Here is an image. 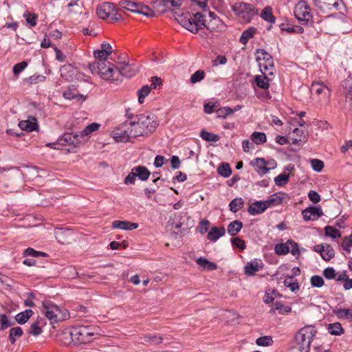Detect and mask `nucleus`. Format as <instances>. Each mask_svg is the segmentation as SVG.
Returning a JSON list of instances; mask_svg holds the SVG:
<instances>
[{
  "label": "nucleus",
  "mask_w": 352,
  "mask_h": 352,
  "mask_svg": "<svg viewBox=\"0 0 352 352\" xmlns=\"http://www.w3.org/2000/svg\"><path fill=\"white\" fill-rule=\"evenodd\" d=\"M28 66V63L26 61H22L16 63L13 67L12 71L15 75L20 74L23 72Z\"/></svg>",
  "instance_id": "nucleus-60"
},
{
  "label": "nucleus",
  "mask_w": 352,
  "mask_h": 352,
  "mask_svg": "<svg viewBox=\"0 0 352 352\" xmlns=\"http://www.w3.org/2000/svg\"><path fill=\"white\" fill-rule=\"evenodd\" d=\"M217 113L219 117L226 118L232 114L234 113V110L228 107H225L217 109Z\"/></svg>",
  "instance_id": "nucleus-59"
},
{
  "label": "nucleus",
  "mask_w": 352,
  "mask_h": 352,
  "mask_svg": "<svg viewBox=\"0 0 352 352\" xmlns=\"http://www.w3.org/2000/svg\"><path fill=\"white\" fill-rule=\"evenodd\" d=\"M117 78L120 80V76H122L126 78H131L138 72V67L135 65L124 63L117 66Z\"/></svg>",
  "instance_id": "nucleus-11"
},
{
  "label": "nucleus",
  "mask_w": 352,
  "mask_h": 352,
  "mask_svg": "<svg viewBox=\"0 0 352 352\" xmlns=\"http://www.w3.org/2000/svg\"><path fill=\"white\" fill-rule=\"evenodd\" d=\"M243 206L244 201L241 197L235 198L232 199L229 204L230 210L234 213L238 212Z\"/></svg>",
  "instance_id": "nucleus-33"
},
{
  "label": "nucleus",
  "mask_w": 352,
  "mask_h": 352,
  "mask_svg": "<svg viewBox=\"0 0 352 352\" xmlns=\"http://www.w3.org/2000/svg\"><path fill=\"white\" fill-rule=\"evenodd\" d=\"M33 314L34 312L32 309H26L24 311L17 314L14 318L17 323L23 324L28 321Z\"/></svg>",
  "instance_id": "nucleus-27"
},
{
  "label": "nucleus",
  "mask_w": 352,
  "mask_h": 352,
  "mask_svg": "<svg viewBox=\"0 0 352 352\" xmlns=\"http://www.w3.org/2000/svg\"><path fill=\"white\" fill-rule=\"evenodd\" d=\"M286 196V193L283 192H278L276 193L271 195L268 199L265 201L266 204L267 208H270L273 206H278L282 204L285 197Z\"/></svg>",
  "instance_id": "nucleus-22"
},
{
  "label": "nucleus",
  "mask_w": 352,
  "mask_h": 352,
  "mask_svg": "<svg viewBox=\"0 0 352 352\" xmlns=\"http://www.w3.org/2000/svg\"><path fill=\"white\" fill-rule=\"evenodd\" d=\"M138 124L140 125L141 128L144 130L145 136L153 133L157 126L158 122L157 118L154 114L145 113L136 116Z\"/></svg>",
  "instance_id": "nucleus-6"
},
{
  "label": "nucleus",
  "mask_w": 352,
  "mask_h": 352,
  "mask_svg": "<svg viewBox=\"0 0 352 352\" xmlns=\"http://www.w3.org/2000/svg\"><path fill=\"white\" fill-rule=\"evenodd\" d=\"M139 226L137 223H132L129 221L116 220L112 222V228L115 229H121L124 230H133Z\"/></svg>",
  "instance_id": "nucleus-20"
},
{
  "label": "nucleus",
  "mask_w": 352,
  "mask_h": 352,
  "mask_svg": "<svg viewBox=\"0 0 352 352\" xmlns=\"http://www.w3.org/2000/svg\"><path fill=\"white\" fill-rule=\"evenodd\" d=\"M204 77L205 72L203 70L199 69L192 74L190 80L191 83L195 84L203 80Z\"/></svg>",
  "instance_id": "nucleus-51"
},
{
  "label": "nucleus",
  "mask_w": 352,
  "mask_h": 352,
  "mask_svg": "<svg viewBox=\"0 0 352 352\" xmlns=\"http://www.w3.org/2000/svg\"><path fill=\"white\" fill-rule=\"evenodd\" d=\"M80 135L76 133L73 134L71 133H65L62 137L58 139L57 142L58 144L62 146L72 144L74 146H77V145L80 142Z\"/></svg>",
  "instance_id": "nucleus-14"
},
{
  "label": "nucleus",
  "mask_w": 352,
  "mask_h": 352,
  "mask_svg": "<svg viewBox=\"0 0 352 352\" xmlns=\"http://www.w3.org/2000/svg\"><path fill=\"white\" fill-rule=\"evenodd\" d=\"M163 338L160 336L153 335L151 333L146 334L143 338V342H147L151 344H159L162 342Z\"/></svg>",
  "instance_id": "nucleus-37"
},
{
  "label": "nucleus",
  "mask_w": 352,
  "mask_h": 352,
  "mask_svg": "<svg viewBox=\"0 0 352 352\" xmlns=\"http://www.w3.org/2000/svg\"><path fill=\"white\" fill-rule=\"evenodd\" d=\"M130 124H129V121H126L114 129L112 131L113 138L117 142H127L130 141V139L132 138L131 135H129L130 131Z\"/></svg>",
  "instance_id": "nucleus-10"
},
{
  "label": "nucleus",
  "mask_w": 352,
  "mask_h": 352,
  "mask_svg": "<svg viewBox=\"0 0 352 352\" xmlns=\"http://www.w3.org/2000/svg\"><path fill=\"white\" fill-rule=\"evenodd\" d=\"M23 256H32V257H38V256L47 257V256H48V254L43 252L36 251L32 248H28L24 250Z\"/></svg>",
  "instance_id": "nucleus-45"
},
{
  "label": "nucleus",
  "mask_w": 352,
  "mask_h": 352,
  "mask_svg": "<svg viewBox=\"0 0 352 352\" xmlns=\"http://www.w3.org/2000/svg\"><path fill=\"white\" fill-rule=\"evenodd\" d=\"M311 164L312 168L317 172L321 171L324 167L323 162L318 159L311 160Z\"/></svg>",
  "instance_id": "nucleus-61"
},
{
  "label": "nucleus",
  "mask_w": 352,
  "mask_h": 352,
  "mask_svg": "<svg viewBox=\"0 0 352 352\" xmlns=\"http://www.w3.org/2000/svg\"><path fill=\"white\" fill-rule=\"evenodd\" d=\"M256 61L258 63L261 70L267 72V75H272L274 70L272 56L263 49H258L256 52Z\"/></svg>",
  "instance_id": "nucleus-8"
},
{
  "label": "nucleus",
  "mask_w": 352,
  "mask_h": 352,
  "mask_svg": "<svg viewBox=\"0 0 352 352\" xmlns=\"http://www.w3.org/2000/svg\"><path fill=\"white\" fill-rule=\"evenodd\" d=\"M14 324V322L8 319L6 314H0V330H5Z\"/></svg>",
  "instance_id": "nucleus-48"
},
{
  "label": "nucleus",
  "mask_w": 352,
  "mask_h": 352,
  "mask_svg": "<svg viewBox=\"0 0 352 352\" xmlns=\"http://www.w3.org/2000/svg\"><path fill=\"white\" fill-rule=\"evenodd\" d=\"M243 223L241 221H233L228 226V232L230 236H234L241 231Z\"/></svg>",
  "instance_id": "nucleus-28"
},
{
  "label": "nucleus",
  "mask_w": 352,
  "mask_h": 352,
  "mask_svg": "<svg viewBox=\"0 0 352 352\" xmlns=\"http://www.w3.org/2000/svg\"><path fill=\"white\" fill-rule=\"evenodd\" d=\"M275 310L278 311L280 314H286L292 311V307L289 306H285L281 302L276 301L274 304V307L270 310V312L274 313Z\"/></svg>",
  "instance_id": "nucleus-35"
},
{
  "label": "nucleus",
  "mask_w": 352,
  "mask_h": 352,
  "mask_svg": "<svg viewBox=\"0 0 352 352\" xmlns=\"http://www.w3.org/2000/svg\"><path fill=\"white\" fill-rule=\"evenodd\" d=\"M100 126V124L96 123V122H94V123H91V124L87 125L85 128V129H83L81 131L80 137L82 138L84 136H87V135H89L91 133L98 130Z\"/></svg>",
  "instance_id": "nucleus-47"
},
{
  "label": "nucleus",
  "mask_w": 352,
  "mask_h": 352,
  "mask_svg": "<svg viewBox=\"0 0 352 352\" xmlns=\"http://www.w3.org/2000/svg\"><path fill=\"white\" fill-rule=\"evenodd\" d=\"M274 250L278 255H285L289 252V248L285 243H278L276 245Z\"/></svg>",
  "instance_id": "nucleus-53"
},
{
  "label": "nucleus",
  "mask_w": 352,
  "mask_h": 352,
  "mask_svg": "<svg viewBox=\"0 0 352 352\" xmlns=\"http://www.w3.org/2000/svg\"><path fill=\"white\" fill-rule=\"evenodd\" d=\"M231 243L233 246L238 248L241 251L245 249L246 245L245 241L239 237L231 239Z\"/></svg>",
  "instance_id": "nucleus-56"
},
{
  "label": "nucleus",
  "mask_w": 352,
  "mask_h": 352,
  "mask_svg": "<svg viewBox=\"0 0 352 352\" xmlns=\"http://www.w3.org/2000/svg\"><path fill=\"white\" fill-rule=\"evenodd\" d=\"M46 77L41 74H34L29 78H26L25 80L30 84H36L38 82H43Z\"/></svg>",
  "instance_id": "nucleus-55"
},
{
  "label": "nucleus",
  "mask_w": 352,
  "mask_h": 352,
  "mask_svg": "<svg viewBox=\"0 0 352 352\" xmlns=\"http://www.w3.org/2000/svg\"><path fill=\"white\" fill-rule=\"evenodd\" d=\"M341 246L344 250L347 252H351V248L352 247V234L345 236L341 243Z\"/></svg>",
  "instance_id": "nucleus-54"
},
{
  "label": "nucleus",
  "mask_w": 352,
  "mask_h": 352,
  "mask_svg": "<svg viewBox=\"0 0 352 352\" xmlns=\"http://www.w3.org/2000/svg\"><path fill=\"white\" fill-rule=\"evenodd\" d=\"M314 5L323 12L327 10H331L333 8L338 9L339 0H314Z\"/></svg>",
  "instance_id": "nucleus-15"
},
{
  "label": "nucleus",
  "mask_w": 352,
  "mask_h": 352,
  "mask_svg": "<svg viewBox=\"0 0 352 352\" xmlns=\"http://www.w3.org/2000/svg\"><path fill=\"white\" fill-rule=\"evenodd\" d=\"M294 15L302 25L312 23L313 16L310 12V7L305 1H299L294 8Z\"/></svg>",
  "instance_id": "nucleus-7"
},
{
  "label": "nucleus",
  "mask_w": 352,
  "mask_h": 352,
  "mask_svg": "<svg viewBox=\"0 0 352 352\" xmlns=\"http://www.w3.org/2000/svg\"><path fill=\"white\" fill-rule=\"evenodd\" d=\"M323 275L327 279H333L336 276V272L333 267H327L324 270Z\"/></svg>",
  "instance_id": "nucleus-63"
},
{
  "label": "nucleus",
  "mask_w": 352,
  "mask_h": 352,
  "mask_svg": "<svg viewBox=\"0 0 352 352\" xmlns=\"http://www.w3.org/2000/svg\"><path fill=\"white\" fill-rule=\"evenodd\" d=\"M324 232L326 236H330L333 239L341 237V232L338 229L331 226H327L324 228Z\"/></svg>",
  "instance_id": "nucleus-46"
},
{
  "label": "nucleus",
  "mask_w": 352,
  "mask_h": 352,
  "mask_svg": "<svg viewBox=\"0 0 352 352\" xmlns=\"http://www.w3.org/2000/svg\"><path fill=\"white\" fill-rule=\"evenodd\" d=\"M200 137L207 142H217L219 140V136L217 134L208 132L205 129H202L200 133Z\"/></svg>",
  "instance_id": "nucleus-42"
},
{
  "label": "nucleus",
  "mask_w": 352,
  "mask_h": 352,
  "mask_svg": "<svg viewBox=\"0 0 352 352\" xmlns=\"http://www.w3.org/2000/svg\"><path fill=\"white\" fill-rule=\"evenodd\" d=\"M19 126L21 130L33 131L37 127V124L35 122H31L30 120H23L19 123Z\"/></svg>",
  "instance_id": "nucleus-41"
},
{
  "label": "nucleus",
  "mask_w": 352,
  "mask_h": 352,
  "mask_svg": "<svg viewBox=\"0 0 352 352\" xmlns=\"http://www.w3.org/2000/svg\"><path fill=\"white\" fill-rule=\"evenodd\" d=\"M272 339L270 336H263L256 339V343L258 346H270L272 342Z\"/></svg>",
  "instance_id": "nucleus-58"
},
{
  "label": "nucleus",
  "mask_w": 352,
  "mask_h": 352,
  "mask_svg": "<svg viewBox=\"0 0 352 352\" xmlns=\"http://www.w3.org/2000/svg\"><path fill=\"white\" fill-rule=\"evenodd\" d=\"M23 334V331L20 327H12L9 331V340L12 344H14L16 339L21 337Z\"/></svg>",
  "instance_id": "nucleus-29"
},
{
  "label": "nucleus",
  "mask_w": 352,
  "mask_h": 352,
  "mask_svg": "<svg viewBox=\"0 0 352 352\" xmlns=\"http://www.w3.org/2000/svg\"><path fill=\"white\" fill-rule=\"evenodd\" d=\"M133 171H135L136 177L142 181H146L148 179L151 173L148 169L144 166H138L133 168Z\"/></svg>",
  "instance_id": "nucleus-26"
},
{
  "label": "nucleus",
  "mask_w": 352,
  "mask_h": 352,
  "mask_svg": "<svg viewBox=\"0 0 352 352\" xmlns=\"http://www.w3.org/2000/svg\"><path fill=\"white\" fill-rule=\"evenodd\" d=\"M263 267L262 261L259 259H254L248 263L244 267V272L248 276H253Z\"/></svg>",
  "instance_id": "nucleus-16"
},
{
  "label": "nucleus",
  "mask_w": 352,
  "mask_h": 352,
  "mask_svg": "<svg viewBox=\"0 0 352 352\" xmlns=\"http://www.w3.org/2000/svg\"><path fill=\"white\" fill-rule=\"evenodd\" d=\"M302 215L305 221H315L323 215L320 207L309 206L302 211Z\"/></svg>",
  "instance_id": "nucleus-13"
},
{
  "label": "nucleus",
  "mask_w": 352,
  "mask_h": 352,
  "mask_svg": "<svg viewBox=\"0 0 352 352\" xmlns=\"http://www.w3.org/2000/svg\"><path fill=\"white\" fill-rule=\"evenodd\" d=\"M260 175H264L269 172L270 168L266 166V161L263 158H256L250 162Z\"/></svg>",
  "instance_id": "nucleus-21"
},
{
  "label": "nucleus",
  "mask_w": 352,
  "mask_h": 352,
  "mask_svg": "<svg viewBox=\"0 0 352 352\" xmlns=\"http://www.w3.org/2000/svg\"><path fill=\"white\" fill-rule=\"evenodd\" d=\"M261 16L262 19H263L265 21L270 23H275V17L272 14V9L270 6L265 7L261 12Z\"/></svg>",
  "instance_id": "nucleus-36"
},
{
  "label": "nucleus",
  "mask_w": 352,
  "mask_h": 352,
  "mask_svg": "<svg viewBox=\"0 0 352 352\" xmlns=\"http://www.w3.org/2000/svg\"><path fill=\"white\" fill-rule=\"evenodd\" d=\"M256 32V29L254 27H250L247 30L242 32V34L239 38L241 43L245 45L248 41L254 36Z\"/></svg>",
  "instance_id": "nucleus-31"
},
{
  "label": "nucleus",
  "mask_w": 352,
  "mask_h": 352,
  "mask_svg": "<svg viewBox=\"0 0 352 352\" xmlns=\"http://www.w3.org/2000/svg\"><path fill=\"white\" fill-rule=\"evenodd\" d=\"M328 331L329 333L335 336H340L343 333L344 330L339 322H334L329 324Z\"/></svg>",
  "instance_id": "nucleus-39"
},
{
  "label": "nucleus",
  "mask_w": 352,
  "mask_h": 352,
  "mask_svg": "<svg viewBox=\"0 0 352 352\" xmlns=\"http://www.w3.org/2000/svg\"><path fill=\"white\" fill-rule=\"evenodd\" d=\"M334 314L340 319H348L352 321V309L336 308L333 310Z\"/></svg>",
  "instance_id": "nucleus-30"
},
{
  "label": "nucleus",
  "mask_w": 352,
  "mask_h": 352,
  "mask_svg": "<svg viewBox=\"0 0 352 352\" xmlns=\"http://www.w3.org/2000/svg\"><path fill=\"white\" fill-rule=\"evenodd\" d=\"M94 54L97 60L96 62H106L109 56L107 53L103 52L101 50L94 51Z\"/></svg>",
  "instance_id": "nucleus-62"
},
{
  "label": "nucleus",
  "mask_w": 352,
  "mask_h": 352,
  "mask_svg": "<svg viewBox=\"0 0 352 352\" xmlns=\"http://www.w3.org/2000/svg\"><path fill=\"white\" fill-rule=\"evenodd\" d=\"M119 5L124 9H126L134 13L143 14L146 16H152L153 15V13L150 14L147 12H144L142 10H133V8H139L141 6L140 3H137L135 2L122 0L119 2Z\"/></svg>",
  "instance_id": "nucleus-17"
},
{
  "label": "nucleus",
  "mask_w": 352,
  "mask_h": 352,
  "mask_svg": "<svg viewBox=\"0 0 352 352\" xmlns=\"http://www.w3.org/2000/svg\"><path fill=\"white\" fill-rule=\"evenodd\" d=\"M267 209L265 201H256L250 204L248 208V212L251 215L259 214Z\"/></svg>",
  "instance_id": "nucleus-19"
},
{
  "label": "nucleus",
  "mask_w": 352,
  "mask_h": 352,
  "mask_svg": "<svg viewBox=\"0 0 352 352\" xmlns=\"http://www.w3.org/2000/svg\"><path fill=\"white\" fill-rule=\"evenodd\" d=\"M232 10L243 23H250L252 18L258 13L252 5L244 2L234 3L232 6Z\"/></svg>",
  "instance_id": "nucleus-4"
},
{
  "label": "nucleus",
  "mask_w": 352,
  "mask_h": 352,
  "mask_svg": "<svg viewBox=\"0 0 352 352\" xmlns=\"http://www.w3.org/2000/svg\"><path fill=\"white\" fill-rule=\"evenodd\" d=\"M255 82L256 85L261 89H267L269 88V78L265 74L264 76H256Z\"/></svg>",
  "instance_id": "nucleus-40"
},
{
  "label": "nucleus",
  "mask_w": 352,
  "mask_h": 352,
  "mask_svg": "<svg viewBox=\"0 0 352 352\" xmlns=\"http://www.w3.org/2000/svg\"><path fill=\"white\" fill-rule=\"evenodd\" d=\"M96 13L99 18L109 19L111 23L116 22L122 18L116 9V5L110 2H104L98 6Z\"/></svg>",
  "instance_id": "nucleus-5"
},
{
  "label": "nucleus",
  "mask_w": 352,
  "mask_h": 352,
  "mask_svg": "<svg viewBox=\"0 0 352 352\" xmlns=\"http://www.w3.org/2000/svg\"><path fill=\"white\" fill-rule=\"evenodd\" d=\"M226 234V229L223 227H212L209 231L207 238L211 241H216L221 236Z\"/></svg>",
  "instance_id": "nucleus-23"
},
{
  "label": "nucleus",
  "mask_w": 352,
  "mask_h": 352,
  "mask_svg": "<svg viewBox=\"0 0 352 352\" xmlns=\"http://www.w3.org/2000/svg\"><path fill=\"white\" fill-rule=\"evenodd\" d=\"M314 250L320 253L321 257L325 261H329L335 256L334 250L327 243L316 245L314 246Z\"/></svg>",
  "instance_id": "nucleus-12"
},
{
  "label": "nucleus",
  "mask_w": 352,
  "mask_h": 352,
  "mask_svg": "<svg viewBox=\"0 0 352 352\" xmlns=\"http://www.w3.org/2000/svg\"><path fill=\"white\" fill-rule=\"evenodd\" d=\"M75 339L74 335V330L70 331L69 329L63 330L59 336V341L63 345L70 344Z\"/></svg>",
  "instance_id": "nucleus-24"
},
{
  "label": "nucleus",
  "mask_w": 352,
  "mask_h": 352,
  "mask_svg": "<svg viewBox=\"0 0 352 352\" xmlns=\"http://www.w3.org/2000/svg\"><path fill=\"white\" fill-rule=\"evenodd\" d=\"M28 333L34 336L41 335L43 333V328L39 325V321L33 322L28 330Z\"/></svg>",
  "instance_id": "nucleus-44"
},
{
  "label": "nucleus",
  "mask_w": 352,
  "mask_h": 352,
  "mask_svg": "<svg viewBox=\"0 0 352 352\" xmlns=\"http://www.w3.org/2000/svg\"><path fill=\"white\" fill-rule=\"evenodd\" d=\"M308 197L314 204H317L320 201V196L316 191L310 190Z\"/></svg>",
  "instance_id": "nucleus-64"
},
{
  "label": "nucleus",
  "mask_w": 352,
  "mask_h": 352,
  "mask_svg": "<svg viewBox=\"0 0 352 352\" xmlns=\"http://www.w3.org/2000/svg\"><path fill=\"white\" fill-rule=\"evenodd\" d=\"M175 20L185 29L193 34H197L199 30L204 28L210 30V27L206 25L204 20V16L200 12L191 14L190 12L179 14L178 12H174Z\"/></svg>",
  "instance_id": "nucleus-1"
},
{
  "label": "nucleus",
  "mask_w": 352,
  "mask_h": 352,
  "mask_svg": "<svg viewBox=\"0 0 352 352\" xmlns=\"http://www.w3.org/2000/svg\"><path fill=\"white\" fill-rule=\"evenodd\" d=\"M316 330L313 326L301 328L296 334L293 349L295 352H309L310 345Z\"/></svg>",
  "instance_id": "nucleus-2"
},
{
  "label": "nucleus",
  "mask_w": 352,
  "mask_h": 352,
  "mask_svg": "<svg viewBox=\"0 0 352 352\" xmlns=\"http://www.w3.org/2000/svg\"><path fill=\"white\" fill-rule=\"evenodd\" d=\"M217 173L223 177H228L232 174V169L229 164L222 162L217 168Z\"/></svg>",
  "instance_id": "nucleus-34"
},
{
  "label": "nucleus",
  "mask_w": 352,
  "mask_h": 352,
  "mask_svg": "<svg viewBox=\"0 0 352 352\" xmlns=\"http://www.w3.org/2000/svg\"><path fill=\"white\" fill-rule=\"evenodd\" d=\"M45 316L51 321V322H57L60 320L58 318V314L60 313V309L57 307V309H48L43 311Z\"/></svg>",
  "instance_id": "nucleus-32"
},
{
  "label": "nucleus",
  "mask_w": 352,
  "mask_h": 352,
  "mask_svg": "<svg viewBox=\"0 0 352 352\" xmlns=\"http://www.w3.org/2000/svg\"><path fill=\"white\" fill-rule=\"evenodd\" d=\"M289 177L286 174H280L274 178L276 184L278 186H283L289 182Z\"/></svg>",
  "instance_id": "nucleus-52"
},
{
  "label": "nucleus",
  "mask_w": 352,
  "mask_h": 352,
  "mask_svg": "<svg viewBox=\"0 0 352 352\" xmlns=\"http://www.w3.org/2000/svg\"><path fill=\"white\" fill-rule=\"evenodd\" d=\"M311 90L314 91L317 95L323 94L324 97L327 100H329L331 96V89L322 82H314L311 85Z\"/></svg>",
  "instance_id": "nucleus-18"
},
{
  "label": "nucleus",
  "mask_w": 352,
  "mask_h": 352,
  "mask_svg": "<svg viewBox=\"0 0 352 352\" xmlns=\"http://www.w3.org/2000/svg\"><path fill=\"white\" fill-rule=\"evenodd\" d=\"M151 89V87L148 85H145L138 90V101L140 103H143L144 99L148 95Z\"/></svg>",
  "instance_id": "nucleus-50"
},
{
  "label": "nucleus",
  "mask_w": 352,
  "mask_h": 352,
  "mask_svg": "<svg viewBox=\"0 0 352 352\" xmlns=\"http://www.w3.org/2000/svg\"><path fill=\"white\" fill-rule=\"evenodd\" d=\"M251 139L256 144H263L267 140L266 135L263 132H254L251 135Z\"/></svg>",
  "instance_id": "nucleus-43"
},
{
  "label": "nucleus",
  "mask_w": 352,
  "mask_h": 352,
  "mask_svg": "<svg viewBox=\"0 0 352 352\" xmlns=\"http://www.w3.org/2000/svg\"><path fill=\"white\" fill-rule=\"evenodd\" d=\"M285 287H289L292 292H296L299 289V285L296 280H294L293 276H288L283 281Z\"/></svg>",
  "instance_id": "nucleus-38"
},
{
  "label": "nucleus",
  "mask_w": 352,
  "mask_h": 352,
  "mask_svg": "<svg viewBox=\"0 0 352 352\" xmlns=\"http://www.w3.org/2000/svg\"><path fill=\"white\" fill-rule=\"evenodd\" d=\"M129 124H130L129 135H131L133 138L138 136H145L144 134V130L141 128L140 125L138 124L137 120L134 121H129Z\"/></svg>",
  "instance_id": "nucleus-25"
},
{
  "label": "nucleus",
  "mask_w": 352,
  "mask_h": 352,
  "mask_svg": "<svg viewBox=\"0 0 352 352\" xmlns=\"http://www.w3.org/2000/svg\"><path fill=\"white\" fill-rule=\"evenodd\" d=\"M92 329L93 327L90 326H85L74 329V335L76 342L80 344L90 342L96 334Z\"/></svg>",
  "instance_id": "nucleus-9"
},
{
  "label": "nucleus",
  "mask_w": 352,
  "mask_h": 352,
  "mask_svg": "<svg viewBox=\"0 0 352 352\" xmlns=\"http://www.w3.org/2000/svg\"><path fill=\"white\" fill-rule=\"evenodd\" d=\"M311 285L314 287H321L324 285V280L320 276L314 275L311 278Z\"/></svg>",
  "instance_id": "nucleus-57"
},
{
  "label": "nucleus",
  "mask_w": 352,
  "mask_h": 352,
  "mask_svg": "<svg viewBox=\"0 0 352 352\" xmlns=\"http://www.w3.org/2000/svg\"><path fill=\"white\" fill-rule=\"evenodd\" d=\"M88 67L92 74H97L105 80H118L117 66L115 67L109 61L91 63Z\"/></svg>",
  "instance_id": "nucleus-3"
},
{
  "label": "nucleus",
  "mask_w": 352,
  "mask_h": 352,
  "mask_svg": "<svg viewBox=\"0 0 352 352\" xmlns=\"http://www.w3.org/2000/svg\"><path fill=\"white\" fill-rule=\"evenodd\" d=\"M155 7L159 9L160 12L164 13L170 10L169 3L168 0H157L155 2Z\"/></svg>",
  "instance_id": "nucleus-49"
}]
</instances>
